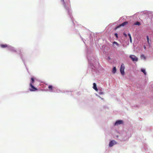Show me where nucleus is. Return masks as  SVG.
I'll return each instance as SVG.
<instances>
[{
  "label": "nucleus",
  "mask_w": 153,
  "mask_h": 153,
  "mask_svg": "<svg viewBox=\"0 0 153 153\" xmlns=\"http://www.w3.org/2000/svg\"><path fill=\"white\" fill-rule=\"evenodd\" d=\"M31 79V81L30 84V85L31 88H30V91H37V89L33 85L34 82V78L33 77H32Z\"/></svg>",
  "instance_id": "nucleus-1"
},
{
  "label": "nucleus",
  "mask_w": 153,
  "mask_h": 153,
  "mask_svg": "<svg viewBox=\"0 0 153 153\" xmlns=\"http://www.w3.org/2000/svg\"><path fill=\"white\" fill-rule=\"evenodd\" d=\"M129 57L133 62H137L138 60V58L134 55H131Z\"/></svg>",
  "instance_id": "nucleus-2"
},
{
  "label": "nucleus",
  "mask_w": 153,
  "mask_h": 153,
  "mask_svg": "<svg viewBox=\"0 0 153 153\" xmlns=\"http://www.w3.org/2000/svg\"><path fill=\"white\" fill-rule=\"evenodd\" d=\"M120 71V73H121V74H122V75H124V65L123 64H122L121 65V66Z\"/></svg>",
  "instance_id": "nucleus-3"
},
{
  "label": "nucleus",
  "mask_w": 153,
  "mask_h": 153,
  "mask_svg": "<svg viewBox=\"0 0 153 153\" xmlns=\"http://www.w3.org/2000/svg\"><path fill=\"white\" fill-rule=\"evenodd\" d=\"M117 143L114 140H112L110 141L109 143V146L110 147H112L114 145L116 144Z\"/></svg>",
  "instance_id": "nucleus-4"
},
{
  "label": "nucleus",
  "mask_w": 153,
  "mask_h": 153,
  "mask_svg": "<svg viewBox=\"0 0 153 153\" xmlns=\"http://www.w3.org/2000/svg\"><path fill=\"white\" fill-rule=\"evenodd\" d=\"M123 123V121L122 120H117L115 123L114 125L115 126H117L119 125H120Z\"/></svg>",
  "instance_id": "nucleus-5"
},
{
  "label": "nucleus",
  "mask_w": 153,
  "mask_h": 153,
  "mask_svg": "<svg viewBox=\"0 0 153 153\" xmlns=\"http://www.w3.org/2000/svg\"><path fill=\"white\" fill-rule=\"evenodd\" d=\"M9 49L10 51L12 52H16V51L14 48L11 46L9 47Z\"/></svg>",
  "instance_id": "nucleus-6"
},
{
  "label": "nucleus",
  "mask_w": 153,
  "mask_h": 153,
  "mask_svg": "<svg viewBox=\"0 0 153 153\" xmlns=\"http://www.w3.org/2000/svg\"><path fill=\"white\" fill-rule=\"evenodd\" d=\"M124 26V22H123L122 24L120 25H119L117 26L115 29V30H117V29H118L119 28H120L122 26Z\"/></svg>",
  "instance_id": "nucleus-7"
},
{
  "label": "nucleus",
  "mask_w": 153,
  "mask_h": 153,
  "mask_svg": "<svg viewBox=\"0 0 153 153\" xmlns=\"http://www.w3.org/2000/svg\"><path fill=\"white\" fill-rule=\"evenodd\" d=\"M146 39L147 40L148 43L149 45V46H150L151 43V41L150 40H149V37L148 36H146Z\"/></svg>",
  "instance_id": "nucleus-8"
},
{
  "label": "nucleus",
  "mask_w": 153,
  "mask_h": 153,
  "mask_svg": "<svg viewBox=\"0 0 153 153\" xmlns=\"http://www.w3.org/2000/svg\"><path fill=\"white\" fill-rule=\"evenodd\" d=\"M93 88L96 91H98V89L97 87L96 84L95 83H94L93 84Z\"/></svg>",
  "instance_id": "nucleus-9"
},
{
  "label": "nucleus",
  "mask_w": 153,
  "mask_h": 153,
  "mask_svg": "<svg viewBox=\"0 0 153 153\" xmlns=\"http://www.w3.org/2000/svg\"><path fill=\"white\" fill-rule=\"evenodd\" d=\"M48 88L50 91H53L54 87L51 85H49L48 86Z\"/></svg>",
  "instance_id": "nucleus-10"
},
{
  "label": "nucleus",
  "mask_w": 153,
  "mask_h": 153,
  "mask_svg": "<svg viewBox=\"0 0 153 153\" xmlns=\"http://www.w3.org/2000/svg\"><path fill=\"white\" fill-rule=\"evenodd\" d=\"M0 46L1 48H7L8 47H8V46L7 45H6V44H1L0 45Z\"/></svg>",
  "instance_id": "nucleus-11"
},
{
  "label": "nucleus",
  "mask_w": 153,
  "mask_h": 153,
  "mask_svg": "<svg viewBox=\"0 0 153 153\" xmlns=\"http://www.w3.org/2000/svg\"><path fill=\"white\" fill-rule=\"evenodd\" d=\"M116 71H117V69H116V67H114L113 68V70H112V71L113 73L114 74H115V73H116Z\"/></svg>",
  "instance_id": "nucleus-12"
},
{
  "label": "nucleus",
  "mask_w": 153,
  "mask_h": 153,
  "mask_svg": "<svg viewBox=\"0 0 153 153\" xmlns=\"http://www.w3.org/2000/svg\"><path fill=\"white\" fill-rule=\"evenodd\" d=\"M128 36L129 37V39L130 40V41L131 43L132 42V40H131V35L130 33H128Z\"/></svg>",
  "instance_id": "nucleus-13"
},
{
  "label": "nucleus",
  "mask_w": 153,
  "mask_h": 153,
  "mask_svg": "<svg viewBox=\"0 0 153 153\" xmlns=\"http://www.w3.org/2000/svg\"><path fill=\"white\" fill-rule=\"evenodd\" d=\"M141 71L143 72L145 75L146 74V72L145 70L144 69H141Z\"/></svg>",
  "instance_id": "nucleus-14"
},
{
  "label": "nucleus",
  "mask_w": 153,
  "mask_h": 153,
  "mask_svg": "<svg viewBox=\"0 0 153 153\" xmlns=\"http://www.w3.org/2000/svg\"><path fill=\"white\" fill-rule=\"evenodd\" d=\"M140 25V22H136L135 23V25Z\"/></svg>",
  "instance_id": "nucleus-15"
},
{
  "label": "nucleus",
  "mask_w": 153,
  "mask_h": 153,
  "mask_svg": "<svg viewBox=\"0 0 153 153\" xmlns=\"http://www.w3.org/2000/svg\"><path fill=\"white\" fill-rule=\"evenodd\" d=\"M113 44H114V45L115 44V45H118V44L117 43L115 42H113Z\"/></svg>",
  "instance_id": "nucleus-16"
},
{
  "label": "nucleus",
  "mask_w": 153,
  "mask_h": 153,
  "mask_svg": "<svg viewBox=\"0 0 153 153\" xmlns=\"http://www.w3.org/2000/svg\"><path fill=\"white\" fill-rule=\"evenodd\" d=\"M114 35H115V36L116 37V38H117V37H118L117 34V33H115Z\"/></svg>",
  "instance_id": "nucleus-17"
},
{
  "label": "nucleus",
  "mask_w": 153,
  "mask_h": 153,
  "mask_svg": "<svg viewBox=\"0 0 153 153\" xmlns=\"http://www.w3.org/2000/svg\"><path fill=\"white\" fill-rule=\"evenodd\" d=\"M144 48L145 49H146V46L145 45H144Z\"/></svg>",
  "instance_id": "nucleus-18"
},
{
  "label": "nucleus",
  "mask_w": 153,
  "mask_h": 153,
  "mask_svg": "<svg viewBox=\"0 0 153 153\" xmlns=\"http://www.w3.org/2000/svg\"><path fill=\"white\" fill-rule=\"evenodd\" d=\"M125 25H126V24H127V22H125Z\"/></svg>",
  "instance_id": "nucleus-19"
},
{
  "label": "nucleus",
  "mask_w": 153,
  "mask_h": 153,
  "mask_svg": "<svg viewBox=\"0 0 153 153\" xmlns=\"http://www.w3.org/2000/svg\"><path fill=\"white\" fill-rule=\"evenodd\" d=\"M127 35L126 34H125V37H127Z\"/></svg>",
  "instance_id": "nucleus-20"
},
{
  "label": "nucleus",
  "mask_w": 153,
  "mask_h": 153,
  "mask_svg": "<svg viewBox=\"0 0 153 153\" xmlns=\"http://www.w3.org/2000/svg\"><path fill=\"white\" fill-rule=\"evenodd\" d=\"M141 57H144V56L143 55H142L141 56Z\"/></svg>",
  "instance_id": "nucleus-21"
},
{
  "label": "nucleus",
  "mask_w": 153,
  "mask_h": 153,
  "mask_svg": "<svg viewBox=\"0 0 153 153\" xmlns=\"http://www.w3.org/2000/svg\"><path fill=\"white\" fill-rule=\"evenodd\" d=\"M123 35H124V33H123Z\"/></svg>",
  "instance_id": "nucleus-22"
},
{
  "label": "nucleus",
  "mask_w": 153,
  "mask_h": 153,
  "mask_svg": "<svg viewBox=\"0 0 153 153\" xmlns=\"http://www.w3.org/2000/svg\"><path fill=\"white\" fill-rule=\"evenodd\" d=\"M68 0V1H70V0Z\"/></svg>",
  "instance_id": "nucleus-23"
}]
</instances>
